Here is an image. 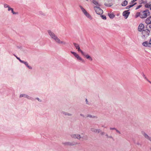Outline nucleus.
I'll list each match as a JSON object with an SVG mask.
<instances>
[{"label": "nucleus", "instance_id": "17", "mask_svg": "<svg viewBox=\"0 0 151 151\" xmlns=\"http://www.w3.org/2000/svg\"><path fill=\"white\" fill-rule=\"evenodd\" d=\"M85 14L87 17H88L90 19H92V17L87 12Z\"/></svg>", "mask_w": 151, "mask_h": 151}, {"label": "nucleus", "instance_id": "27", "mask_svg": "<svg viewBox=\"0 0 151 151\" xmlns=\"http://www.w3.org/2000/svg\"><path fill=\"white\" fill-rule=\"evenodd\" d=\"M71 52L73 54L74 56H75L76 57L77 55H78V54H77L75 52H72V51H71Z\"/></svg>", "mask_w": 151, "mask_h": 151}, {"label": "nucleus", "instance_id": "5", "mask_svg": "<svg viewBox=\"0 0 151 151\" xmlns=\"http://www.w3.org/2000/svg\"><path fill=\"white\" fill-rule=\"evenodd\" d=\"M73 44L74 45L75 47L76 48V49L78 50V52H80L83 55H84V53L80 49L79 45L75 43H73Z\"/></svg>", "mask_w": 151, "mask_h": 151}, {"label": "nucleus", "instance_id": "41", "mask_svg": "<svg viewBox=\"0 0 151 151\" xmlns=\"http://www.w3.org/2000/svg\"><path fill=\"white\" fill-rule=\"evenodd\" d=\"M101 135H104V132H102L101 133Z\"/></svg>", "mask_w": 151, "mask_h": 151}, {"label": "nucleus", "instance_id": "24", "mask_svg": "<svg viewBox=\"0 0 151 151\" xmlns=\"http://www.w3.org/2000/svg\"><path fill=\"white\" fill-rule=\"evenodd\" d=\"M28 68H29L30 69H32V68L31 67L29 66L28 65V63H27V62H26L24 64Z\"/></svg>", "mask_w": 151, "mask_h": 151}, {"label": "nucleus", "instance_id": "29", "mask_svg": "<svg viewBox=\"0 0 151 151\" xmlns=\"http://www.w3.org/2000/svg\"><path fill=\"white\" fill-rule=\"evenodd\" d=\"M4 6L5 8H8L9 7V6L7 4H4Z\"/></svg>", "mask_w": 151, "mask_h": 151}, {"label": "nucleus", "instance_id": "46", "mask_svg": "<svg viewBox=\"0 0 151 151\" xmlns=\"http://www.w3.org/2000/svg\"><path fill=\"white\" fill-rule=\"evenodd\" d=\"M37 99L39 101V98H37Z\"/></svg>", "mask_w": 151, "mask_h": 151}, {"label": "nucleus", "instance_id": "39", "mask_svg": "<svg viewBox=\"0 0 151 151\" xmlns=\"http://www.w3.org/2000/svg\"><path fill=\"white\" fill-rule=\"evenodd\" d=\"M110 129H115V128H110Z\"/></svg>", "mask_w": 151, "mask_h": 151}, {"label": "nucleus", "instance_id": "2", "mask_svg": "<svg viewBox=\"0 0 151 151\" xmlns=\"http://www.w3.org/2000/svg\"><path fill=\"white\" fill-rule=\"evenodd\" d=\"M150 12L149 10L146 9L140 11V18L144 19L146 18L147 16L150 15Z\"/></svg>", "mask_w": 151, "mask_h": 151}, {"label": "nucleus", "instance_id": "36", "mask_svg": "<svg viewBox=\"0 0 151 151\" xmlns=\"http://www.w3.org/2000/svg\"><path fill=\"white\" fill-rule=\"evenodd\" d=\"M24 94H21L20 95V97H24Z\"/></svg>", "mask_w": 151, "mask_h": 151}, {"label": "nucleus", "instance_id": "4", "mask_svg": "<svg viewBox=\"0 0 151 151\" xmlns=\"http://www.w3.org/2000/svg\"><path fill=\"white\" fill-rule=\"evenodd\" d=\"M94 9L96 13L99 15H101L103 13V11L99 7H94Z\"/></svg>", "mask_w": 151, "mask_h": 151}, {"label": "nucleus", "instance_id": "34", "mask_svg": "<svg viewBox=\"0 0 151 151\" xmlns=\"http://www.w3.org/2000/svg\"><path fill=\"white\" fill-rule=\"evenodd\" d=\"M15 56L16 57V58H17L18 60H19L20 61V60H21L20 59V58H18V57H17V56H15Z\"/></svg>", "mask_w": 151, "mask_h": 151}, {"label": "nucleus", "instance_id": "47", "mask_svg": "<svg viewBox=\"0 0 151 151\" xmlns=\"http://www.w3.org/2000/svg\"><path fill=\"white\" fill-rule=\"evenodd\" d=\"M110 137V138H111V137Z\"/></svg>", "mask_w": 151, "mask_h": 151}, {"label": "nucleus", "instance_id": "25", "mask_svg": "<svg viewBox=\"0 0 151 151\" xmlns=\"http://www.w3.org/2000/svg\"><path fill=\"white\" fill-rule=\"evenodd\" d=\"M71 52L73 54L74 56H75L76 57L77 55H78V54H77L75 52H72V51H71Z\"/></svg>", "mask_w": 151, "mask_h": 151}, {"label": "nucleus", "instance_id": "38", "mask_svg": "<svg viewBox=\"0 0 151 151\" xmlns=\"http://www.w3.org/2000/svg\"><path fill=\"white\" fill-rule=\"evenodd\" d=\"M149 42V44H150V45H151V38L150 39Z\"/></svg>", "mask_w": 151, "mask_h": 151}, {"label": "nucleus", "instance_id": "14", "mask_svg": "<svg viewBox=\"0 0 151 151\" xmlns=\"http://www.w3.org/2000/svg\"><path fill=\"white\" fill-rule=\"evenodd\" d=\"M83 55L87 59H88L90 61L92 60V58L88 55H85L84 54V55Z\"/></svg>", "mask_w": 151, "mask_h": 151}, {"label": "nucleus", "instance_id": "12", "mask_svg": "<svg viewBox=\"0 0 151 151\" xmlns=\"http://www.w3.org/2000/svg\"><path fill=\"white\" fill-rule=\"evenodd\" d=\"M137 0H133V1H132L131 2V3H132V4H133L128 6L127 7V9L129 8H130V7L133 6H134L136 3H134V2L135 1H136Z\"/></svg>", "mask_w": 151, "mask_h": 151}, {"label": "nucleus", "instance_id": "16", "mask_svg": "<svg viewBox=\"0 0 151 151\" xmlns=\"http://www.w3.org/2000/svg\"><path fill=\"white\" fill-rule=\"evenodd\" d=\"M93 2L96 6H100L98 2L95 0H93Z\"/></svg>", "mask_w": 151, "mask_h": 151}, {"label": "nucleus", "instance_id": "32", "mask_svg": "<svg viewBox=\"0 0 151 151\" xmlns=\"http://www.w3.org/2000/svg\"><path fill=\"white\" fill-rule=\"evenodd\" d=\"M8 8V11H10L11 10V9H12V8H11L9 6Z\"/></svg>", "mask_w": 151, "mask_h": 151}, {"label": "nucleus", "instance_id": "44", "mask_svg": "<svg viewBox=\"0 0 151 151\" xmlns=\"http://www.w3.org/2000/svg\"><path fill=\"white\" fill-rule=\"evenodd\" d=\"M86 103L88 102L87 100V99H86Z\"/></svg>", "mask_w": 151, "mask_h": 151}, {"label": "nucleus", "instance_id": "21", "mask_svg": "<svg viewBox=\"0 0 151 151\" xmlns=\"http://www.w3.org/2000/svg\"><path fill=\"white\" fill-rule=\"evenodd\" d=\"M80 7L81 9V10H82V12H83L84 13V14H85L87 12H86V11L85 10V9H84L83 7L82 6H80Z\"/></svg>", "mask_w": 151, "mask_h": 151}, {"label": "nucleus", "instance_id": "19", "mask_svg": "<svg viewBox=\"0 0 151 151\" xmlns=\"http://www.w3.org/2000/svg\"><path fill=\"white\" fill-rule=\"evenodd\" d=\"M127 1L125 0L122 3V5L123 6H125L127 4Z\"/></svg>", "mask_w": 151, "mask_h": 151}, {"label": "nucleus", "instance_id": "18", "mask_svg": "<svg viewBox=\"0 0 151 151\" xmlns=\"http://www.w3.org/2000/svg\"><path fill=\"white\" fill-rule=\"evenodd\" d=\"M139 17H140V12H137L135 15V17L136 18H137Z\"/></svg>", "mask_w": 151, "mask_h": 151}, {"label": "nucleus", "instance_id": "37", "mask_svg": "<svg viewBox=\"0 0 151 151\" xmlns=\"http://www.w3.org/2000/svg\"><path fill=\"white\" fill-rule=\"evenodd\" d=\"M145 78L151 84V82L149 81L147 78H146V77Z\"/></svg>", "mask_w": 151, "mask_h": 151}, {"label": "nucleus", "instance_id": "8", "mask_svg": "<svg viewBox=\"0 0 151 151\" xmlns=\"http://www.w3.org/2000/svg\"><path fill=\"white\" fill-rule=\"evenodd\" d=\"M145 22L146 24H151V16L146 19Z\"/></svg>", "mask_w": 151, "mask_h": 151}, {"label": "nucleus", "instance_id": "22", "mask_svg": "<svg viewBox=\"0 0 151 151\" xmlns=\"http://www.w3.org/2000/svg\"><path fill=\"white\" fill-rule=\"evenodd\" d=\"M151 6V4H150V3L147 4H145V7H146V8H150Z\"/></svg>", "mask_w": 151, "mask_h": 151}, {"label": "nucleus", "instance_id": "31", "mask_svg": "<svg viewBox=\"0 0 151 151\" xmlns=\"http://www.w3.org/2000/svg\"><path fill=\"white\" fill-rule=\"evenodd\" d=\"M88 116L89 117L91 118H96V116H91V115H88Z\"/></svg>", "mask_w": 151, "mask_h": 151}, {"label": "nucleus", "instance_id": "26", "mask_svg": "<svg viewBox=\"0 0 151 151\" xmlns=\"http://www.w3.org/2000/svg\"><path fill=\"white\" fill-rule=\"evenodd\" d=\"M71 52L73 54L74 56H75L76 57L77 55H78V54H77L75 52H72V51H71Z\"/></svg>", "mask_w": 151, "mask_h": 151}, {"label": "nucleus", "instance_id": "33", "mask_svg": "<svg viewBox=\"0 0 151 151\" xmlns=\"http://www.w3.org/2000/svg\"><path fill=\"white\" fill-rule=\"evenodd\" d=\"M20 62L21 63H24H24H25V62H25V61H23V60H20Z\"/></svg>", "mask_w": 151, "mask_h": 151}, {"label": "nucleus", "instance_id": "15", "mask_svg": "<svg viewBox=\"0 0 151 151\" xmlns=\"http://www.w3.org/2000/svg\"><path fill=\"white\" fill-rule=\"evenodd\" d=\"M65 145L69 146L73 145L76 144V143H70V142H67L65 143Z\"/></svg>", "mask_w": 151, "mask_h": 151}, {"label": "nucleus", "instance_id": "43", "mask_svg": "<svg viewBox=\"0 0 151 151\" xmlns=\"http://www.w3.org/2000/svg\"><path fill=\"white\" fill-rule=\"evenodd\" d=\"M140 6L139 5L138 7H137V9H139L140 8Z\"/></svg>", "mask_w": 151, "mask_h": 151}, {"label": "nucleus", "instance_id": "42", "mask_svg": "<svg viewBox=\"0 0 151 151\" xmlns=\"http://www.w3.org/2000/svg\"><path fill=\"white\" fill-rule=\"evenodd\" d=\"M149 27L151 29V24H150Z\"/></svg>", "mask_w": 151, "mask_h": 151}, {"label": "nucleus", "instance_id": "13", "mask_svg": "<svg viewBox=\"0 0 151 151\" xmlns=\"http://www.w3.org/2000/svg\"><path fill=\"white\" fill-rule=\"evenodd\" d=\"M142 45L145 47L150 46V44H149V42H148L147 41L144 42L142 43Z\"/></svg>", "mask_w": 151, "mask_h": 151}, {"label": "nucleus", "instance_id": "7", "mask_svg": "<svg viewBox=\"0 0 151 151\" xmlns=\"http://www.w3.org/2000/svg\"><path fill=\"white\" fill-rule=\"evenodd\" d=\"M71 136L72 137L74 138H77L78 139H80L81 138H82V137H81V136L79 134H72L71 135Z\"/></svg>", "mask_w": 151, "mask_h": 151}, {"label": "nucleus", "instance_id": "48", "mask_svg": "<svg viewBox=\"0 0 151 151\" xmlns=\"http://www.w3.org/2000/svg\"><path fill=\"white\" fill-rule=\"evenodd\" d=\"M106 136H108V135H106Z\"/></svg>", "mask_w": 151, "mask_h": 151}, {"label": "nucleus", "instance_id": "6", "mask_svg": "<svg viewBox=\"0 0 151 151\" xmlns=\"http://www.w3.org/2000/svg\"><path fill=\"white\" fill-rule=\"evenodd\" d=\"M145 28L144 25L142 23L140 24L139 25L138 30L139 32H142Z\"/></svg>", "mask_w": 151, "mask_h": 151}, {"label": "nucleus", "instance_id": "1", "mask_svg": "<svg viewBox=\"0 0 151 151\" xmlns=\"http://www.w3.org/2000/svg\"><path fill=\"white\" fill-rule=\"evenodd\" d=\"M48 32L49 35L57 43L59 44H65V42L62 41H61L59 38L55 35L54 33L51 32L50 30H48Z\"/></svg>", "mask_w": 151, "mask_h": 151}, {"label": "nucleus", "instance_id": "40", "mask_svg": "<svg viewBox=\"0 0 151 151\" xmlns=\"http://www.w3.org/2000/svg\"><path fill=\"white\" fill-rule=\"evenodd\" d=\"M116 131L117 132L119 133V134H120V132H119V131H118V130H116Z\"/></svg>", "mask_w": 151, "mask_h": 151}, {"label": "nucleus", "instance_id": "45", "mask_svg": "<svg viewBox=\"0 0 151 151\" xmlns=\"http://www.w3.org/2000/svg\"><path fill=\"white\" fill-rule=\"evenodd\" d=\"M150 53V55L151 56V52Z\"/></svg>", "mask_w": 151, "mask_h": 151}, {"label": "nucleus", "instance_id": "30", "mask_svg": "<svg viewBox=\"0 0 151 151\" xmlns=\"http://www.w3.org/2000/svg\"><path fill=\"white\" fill-rule=\"evenodd\" d=\"M101 17L103 19H106V17L104 15L101 16Z\"/></svg>", "mask_w": 151, "mask_h": 151}, {"label": "nucleus", "instance_id": "20", "mask_svg": "<svg viewBox=\"0 0 151 151\" xmlns=\"http://www.w3.org/2000/svg\"><path fill=\"white\" fill-rule=\"evenodd\" d=\"M108 15L110 17V18H113L115 17V15H114L112 13H109L108 14Z\"/></svg>", "mask_w": 151, "mask_h": 151}, {"label": "nucleus", "instance_id": "9", "mask_svg": "<svg viewBox=\"0 0 151 151\" xmlns=\"http://www.w3.org/2000/svg\"><path fill=\"white\" fill-rule=\"evenodd\" d=\"M129 13L127 11H125L123 13V15L124 16L125 19H127L128 17Z\"/></svg>", "mask_w": 151, "mask_h": 151}, {"label": "nucleus", "instance_id": "35", "mask_svg": "<svg viewBox=\"0 0 151 151\" xmlns=\"http://www.w3.org/2000/svg\"><path fill=\"white\" fill-rule=\"evenodd\" d=\"M24 97H25L28 98L29 96H28L25 95V94H24Z\"/></svg>", "mask_w": 151, "mask_h": 151}, {"label": "nucleus", "instance_id": "23", "mask_svg": "<svg viewBox=\"0 0 151 151\" xmlns=\"http://www.w3.org/2000/svg\"><path fill=\"white\" fill-rule=\"evenodd\" d=\"M76 57L79 60H80L81 61H83V59L80 57L79 55L78 54L77 55Z\"/></svg>", "mask_w": 151, "mask_h": 151}, {"label": "nucleus", "instance_id": "11", "mask_svg": "<svg viewBox=\"0 0 151 151\" xmlns=\"http://www.w3.org/2000/svg\"><path fill=\"white\" fill-rule=\"evenodd\" d=\"M91 130L92 132L96 133H98L99 132V129H96L94 128H93L91 129Z\"/></svg>", "mask_w": 151, "mask_h": 151}, {"label": "nucleus", "instance_id": "28", "mask_svg": "<svg viewBox=\"0 0 151 151\" xmlns=\"http://www.w3.org/2000/svg\"><path fill=\"white\" fill-rule=\"evenodd\" d=\"M11 11L13 13V14H17V13L14 12V11L13 9L12 8V9H11Z\"/></svg>", "mask_w": 151, "mask_h": 151}, {"label": "nucleus", "instance_id": "10", "mask_svg": "<svg viewBox=\"0 0 151 151\" xmlns=\"http://www.w3.org/2000/svg\"><path fill=\"white\" fill-rule=\"evenodd\" d=\"M142 134L146 138L148 139L151 141V137H149L147 134L144 132H142Z\"/></svg>", "mask_w": 151, "mask_h": 151}, {"label": "nucleus", "instance_id": "3", "mask_svg": "<svg viewBox=\"0 0 151 151\" xmlns=\"http://www.w3.org/2000/svg\"><path fill=\"white\" fill-rule=\"evenodd\" d=\"M150 33V30L148 29L143 30L142 31V37L144 38L147 37L149 35Z\"/></svg>", "mask_w": 151, "mask_h": 151}]
</instances>
